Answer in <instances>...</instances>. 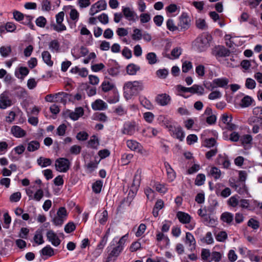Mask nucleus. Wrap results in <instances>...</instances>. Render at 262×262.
Returning <instances> with one entry per match:
<instances>
[{"instance_id": "51", "label": "nucleus", "mask_w": 262, "mask_h": 262, "mask_svg": "<svg viewBox=\"0 0 262 262\" xmlns=\"http://www.w3.org/2000/svg\"><path fill=\"white\" fill-rule=\"evenodd\" d=\"M252 102V99L249 96H245L241 102V105L243 107H248L250 106Z\"/></svg>"}, {"instance_id": "12", "label": "nucleus", "mask_w": 262, "mask_h": 262, "mask_svg": "<svg viewBox=\"0 0 262 262\" xmlns=\"http://www.w3.org/2000/svg\"><path fill=\"white\" fill-rule=\"evenodd\" d=\"M122 11L125 18L129 21H135L138 18L136 13L129 7H122Z\"/></svg>"}, {"instance_id": "19", "label": "nucleus", "mask_w": 262, "mask_h": 262, "mask_svg": "<svg viewBox=\"0 0 262 262\" xmlns=\"http://www.w3.org/2000/svg\"><path fill=\"white\" fill-rule=\"evenodd\" d=\"M156 100L159 105L165 106L169 103L170 100V97L166 94H162L158 95L156 97Z\"/></svg>"}, {"instance_id": "13", "label": "nucleus", "mask_w": 262, "mask_h": 262, "mask_svg": "<svg viewBox=\"0 0 262 262\" xmlns=\"http://www.w3.org/2000/svg\"><path fill=\"white\" fill-rule=\"evenodd\" d=\"M71 53L75 59H78L81 56H85L87 55L89 53V50L83 46H81L80 48L75 47L72 49Z\"/></svg>"}, {"instance_id": "48", "label": "nucleus", "mask_w": 262, "mask_h": 262, "mask_svg": "<svg viewBox=\"0 0 262 262\" xmlns=\"http://www.w3.org/2000/svg\"><path fill=\"white\" fill-rule=\"evenodd\" d=\"M103 183L99 180L95 182L92 186L93 191L96 193H99L101 192L102 187Z\"/></svg>"}, {"instance_id": "58", "label": "nucleus", "mask_w": 262, "mask_h": 262, "mask_svg": "<svg viewBox=\"0 0 262 262\" xmlns=\"http://www.w3.org/2000/svg\"><path fill=\"white\" fill-rule=\"evenodd\" d=\"M195 25L196 27L201 30H206L207 28L205 19L202 18H199L195 21Z\"/></svg>"}, {"instance_id": "35", "label": "nucleus", "mask_w": 262, "mask_h": 262, "mask_svg": "<svg viewBox=\"0 0 262 262\" xmlns=\"http://www.w3.org/2000/svg\"><path fill=\"white\" fill-rule=\"evenodd\" d=\"M140 69V67L135 64L131 63L126 67V72L130 75H135Z\"/></svg>"}, {"instance_id": "18", "label": "nucleus", "mask_w": 262, "mask_h": 262, "mask_svg": "<svg viewBox=\"0 0 262 262\" xmlns=\"http://www.w3.org/2000/svg\"><path fill=\"white\" fill-rule=\"evenodd\" d=\"M217 164L222 165L224 168H228L230 162L228 158L225 155H219L216 159Z\"/></svg>"}, {"instance_id": "1", "label": "nucleus", "mask_w": 262, "mask_h": 262, "mask_svg": "<svg viewBox=\"0 0 262 262\" xmlns=\"http://www.w3.org/2000/svg\"><path fill=\"white\" fill-rule=\"evenodd\" d=\"M128 237V234H126L122 236L118 241L116 240V238H114L113 239L111 243L110 247L114 246L115 243H117V246L112 248V250L107 256L106 262H114L116 259L117 257L123 251Z\"/></svg>"}, {"instance_id": "10", "label": "nucleus", "mask_w": 262, "mask_h": 262, "mask_svg": "<svg viewBox=\"0 0 262 262\" xmlns=\"http://www.w3.org/2000/svg\"><path fill=\"white\" fill-rule=\"evenodd\" d=\"M179 31L187 30L190 26V19L187 14L183 13L180 17L178 23Z\"/></svg>"}, {"instance_id": "63", "label": "nucleus", "mask_w": 262, "mask_h": 262, "mask_svg": "<svg viewBox=\"0 0 262 262\" xmlns=\"http://www.w3.org/2000/svg\"><path fill=\"white\" fill-rule=\"evenodd\" d=\"M205 181V176L204 174H199L195 180V184L198 186H201L204 184Z\"/></svg>"}, {"instance_id": "36", "label": "nucleus", "mask_w": 262, "mask_h": 262, "mask_svg": "<svg viewBox=\"0 0 262 262\" xmlns=\"http://www.w3.org/2000/svg\"><path fill=\"white\" fill-rule=\"evenodd\" d=\"M229 50L224 47H220L216 49L215 55L216 57H226L229 55Z\"/></svg>"}, {"instance_id": "5", "label": "nucleus", "mask_w": 262, "mask_h": 262, "mask_svg": "<svg viewBox=\"0 0 262 262\" xmlns=\"http://www.w3.org/2000/svg\"><path fill=\"white\" fill-rule=\"evenodd\" d=\"M71 166V162L66 158H59L55 161V169L60 172H67Z\"/></svg>"}, {"instance_id": "53", "label": "nucleus", "mask_w": 262, "mask_h": 262, "mask_svg": "<svg viewBox=\"0 0 262 262\" xmlns=\"http://www.w3.org/2000/svg\"><path fill=\"white\" fill-rule=\"evenodd\" d=\"M41 254L43 255L51 256L54 255L53 249L50 246H47L41 250Z\"/></svg>"}, {"instance_id": "40", "label": "nucleus", "mask_w": 262, "mask_h": 262, "mask_svg": "<svg viewBox=\"0 0 262 262\" xmlns=\"http://www.w3.org/2000/svg\"><path fill=\"white\" fill-rule=\"evenodd\" d=\"M99 144V142L98 138L95 135H93L89 141L88 146L92 148H97Z\"/></svg>"}, {"instance_id": "30", "label": "nucleus", "mask_w": 262, "mask_h": 262, "mask_svg": "<svg viewBox=\"0 0 262 262\" xmlns=\"http://www.w3.org/2000/svg\"><path fill=\"white\" fill-rule=\"evenodd\" d=\"M221 220L224 223L230 224L233 221V214L229 212H225L221 214Z\"/></svg>"}, {"instance_id": "20", "label": "nucleus", "mask_w": 262, "mask_h": 262, "mask_svg": "<svg viewBox=\"0 0 262 262\" xmlns=\"http://www.w3.org/2000/svg\"><path fill=\"white\" fill-rule=\"evenodd\" d=\"M11 132L16 138H22L26 135V131L17 125L13 126L11 127Z\"/></svg>"}, {"instance_id": "57", "label": "nucleus", "mask_w": 262, "mask_h": 262, "mask_svg": "<svg viewBox=\"0 0 262 262\" xmlns=\"http://www.w3.org/2000/svg\"><path fill=\"white\" fill-rule=\"evenodd\" d=\"M222 94L218 90L212 91L208 95V99L211 100L220 99L222 97Z\"/></svg>"}, {"instance_id": "47", "label": "nucleus", "mask_w": 262, "mask_h": 262, "mask_svg": "<svg viewBox=\"0 0 262 262\" xmlns=\"http://www.w3.org/2000/svg\"><path fill=\"white\" fill-rule=\"evenodd\" d=\"M11 52L10 46H2L0 48V54L3 57H7Z\"/></svg>"}, {"instance_id": "55", "label": "nucleus", "mask_w": 262, "mask_h": 262, "mask_svg": "<svg viewBox=\"0 0 262 262\" xmlns=\"http://www.w3.org/2000/svg\"><path fill=\"white\" fill-rule=\"evenodd\" d=\"M141 172L142 171L141 169H138L135 174L133 185L135 186H139L140 185Z\"/></svg>"}, {"instance_id": "61", "label": "nucleus", "mask_w": 262, "mask_h": 262, "mask_svg": "<svg viewBox=\"0 0 262 262\" xmlns=\"http://www.w3.org/2000/svg\"><path fill=\"white\" fill-rule=\"evenodd\" d=\"M140 23L142 24L149 22L151 19L150 14L147 13H142L139 16Z\"/></svg>"}, {"instance_id": "34", "label": "nucleus", "mask_w": 262, "mask_h": 262, "mask_svg": "<svg viewBox=\"0 0 262 262\" xmlns=\"http://www.w3.org/2000/svg\"><path fill=\"white\" fill-rule=\"evenodd\" d=\"M42 231V229L37 230L34 236V242L38 245H41L44 243Z\"/></svg>"}, {"instance_id": "44", "label": "nucleus", "mask_w": 262, "mask_h": 262, "mask_svg": "<svg viewBox=\"0 0 262 262\" xmlns=\"http://www.w3.org/2000/svg\"><path fill=\"white\" fill-rule=\"evenodd\" d=\"M201 241L202 242L208 245L212 244L214 243V239L211 232H207L205 236L201 239Z\"/></svg>"}, {"instance_id": "21", "label": "nucleus", "mask_w": 262, "mask_h": 262, "mask_svg": "<svg viewBox=\"0 0 262 262\" xmlns=\"http://www.w3.org/2000/svg\"><path fill=\"white\" fill-rule=\"evenodd\" d=\"M177 217L180 222L183 224L190 223L191 220V217L188 213L182 211H179L177 213Z\"/></svg>"}, {"instance_id": "49", "label": "nucleus", "mask_w": 262, "mask_h": 262, "mask_svg": "<svg viewBox=\"0 0 262 262\" xmlns=\"http://www.w3.org/2000/svg\"><path fill=\"white\" fill-rule=\"evenodd\" d=\"M247 225L253 230H257L259 227V222L253 218H251L248 221Z\"/></svg>"}, {"instance_id": "43", "label": "nucleus", "mask_w": 262, "mask_h": 262, "mask_svg": "<svg viewBox=\"0 0 262 262\" xmlns=\"http://www.w3.org/2000/svg\"><path fill=\"white\" fill-rule=\"evenodd\" d=\"M182 49L180 47H176L173 49L171 52V55L172 57L171 59L178 58L180 55L182 54ZM167 57L170 58L169 55H167Z\"/></svg>"}, {"instance_id": "24", "label": "nucleus", "mask_w": 262, "mask_h": 262, "mask_svg": "<svg viewBox=\"0 0 262 262\" xmlns=\"http://www.w3.org/2000/svg\"><path fill=\"white\" fill-rule=\"evenodd\" d=\"M115 86L114 83L108 79H104L101 85L102 91L104 92L111 91L115 88Z\"/></svg>"}, {"instance_id": "54", "label": "nucleus", "mask_w": 262, "mask_h": 262, "mask_svg": "<svg viewBox=\"0 0 262 262\" xmlns=\"http://www.w3.org/2000/svg\"><path fill=\"white\" fill-rule=\"evenodd\" d=\"M158 121L162 123L163 125H165L167 127H170V120L165 115H160L158 118Z\"/></svg>"}, {"instance_id": "6", "label": "nucleus", "mask_w": 262, "mask_h": 262, "mask_svg": "<svg viewBox=\"0 0 262 262\" xmlns=\"http://www.w3.org/2000/svg\"><path fill=\"white\" fill-rule=\"evenodd\" d=\"M232 116L231 115L224 113L221 118V123L223 125V127L229 130H234L238 128V126L234 123H232Z\"/></svg>"}, {"instance_id": "25", "label": "nucleus", "mask_w": 262, "mask_h": 262, "mask_svg": "<svg viewBox=\"0 0 262 262\" xmlns=\"http://www.w3.org/2000/svg\"><path fill=\"white\" fill-rule=\"evenodd\" d=\"M185 244L188 245L189 247L195 249L196 242L193 235L190 232H186L185 239L184 241Z\"/></svg>"}, {"instance_id": "64", "label": "nucleus", "mask_w": 262, "mask_h": 262, "mask_svg": "<svg viewBox=\"0 0 262 262\" xmlns=\"http://www.w3.org/2000/svg\"><path fill=\"white\" fill-rule=\"evenodd\" d=\"M144 120L148 123H151L152 122L155 116L151 112H145L143 114Z\"/></svg>"}, {"instance_id": "50", "label": "nucleus", "mask_w": 262, "mask_h": 262, "mask_svg": "<svg viewBox=\"0 0 262 262\" xmlns=\"http://www.w3.org/2000/svg\"><path fill=\"white\" fill-rule=\"evenodd\" d=\"M109 231L110 230L108 229L107 231L106 232L105 234L102 238L99 244L98 245L97 247L99 249L102 250L105 245H106L109 236Z\"/></svg>"}, {"instance_id": "9", "label": "nucleus", "mask_w": 262, "mask_h": 262, "mask_svg": "<svg viewBox=\"0 0 262 262\" xmlns=\"http://www.w3.org/2000/svg\"><path fill=\"white\" fill-rule=\"evenodd\" d=\"M27 195L28 196L29 200H32L36 202H39L43 196V191L41 189H38L35 193L31 187H29L26 189Z\"/></svg>"}, {"instance_id": "2", "label": "nucleus", "mask_w": 262, "mask_h": 262, "mask_svg": "<svg viewBox=\"0 0 262 262\" xmlns=\"http://www.w3.org/2000/svg\"><path fill=\"white\" fill-rule=\"evenodd\" d=\"M143 89V84L142 81H127L124 84L123 90L124 97L129 99L132 96L137 95Z\"/></svg>"}, {"instance_id": "38", "label": "nucleus", "mask_w": 262, "mask_h": 262, "mask_svg": "<svg viewBox=\"0 0 262 262\" xmlns=\"http://www.w3.org/2000/svg\"><path fill=\"white\" fill-rule=\"evenodd\" d=\"M18 72H15V76L20 79H23L26 76H27L29 72V70L26 67H21L18 69Z\"/></svg>"}, {"instance_id": "14", "label": "nucleus", "mask_w": 262, "mask_h": 262, "mask_svg": "<svg viewBox=\"0 0 262 262\" xmlns=\"http://www.w3.org/2000/svg\"><path fill=\"white\" fill-rule=\"evenodd\" d=\"M47 239L55 247H57L60 244L61 241L57 235L53 231L49 230L47 232Z\"/></svg>"}, {"instance_id": "31", "label": "nucleus", "mask_w": 262, "mask_h": 262, "mask_svg": "<svg viewBox=\"0 0 262 262\" xmlns=\"http://www.w3.org/2000/svg\"><path fill=\"white\" fill-rule=\"evenodd\" d=\"M156 241L158 243L163 241L166 245H168L170 243V240L168 236L164 234L163 232L160 231L157 232Z\"/></svg>"}, {"instance_id": "28", "label": "nucleus", "mask_w": 262, "mask_h": 262, "mask_svg": "<svg viewBox=\"0 0 262 262\" xmlns=\"http://www.w3.org/2000/svg\"><path fill=\"white\" fill-rule=\"evenodd\" d=\"M229 83V79L225 77L214 79V83H215L216 88H225Z\"/></svg>"}, {"instance_id": "4", "label": "nucleus", "mask_w": 262, "mask_h": 262, "mask_svg": "<svg viewBox=\"0 0 262 262\" xmlns=\"http://www.w3.org/2000/svg\"><path fill=\"white\" fill-rule=\"evenodd\" d=\"M64 16L63 11H61L55 16L56 24L53 23L51 24V28L57 32H61L67 30L66 26L62 23Z\"/></svg>"}, {"instance_id": "41", "label": "nucleus", "mask_w": 262, "mask_h": 262, "mask_svg": "<svg viewBox=\"0 0 262 262\" xmlns=\"http://www.w3.org/2000/svg\"><path fill=\"white\" fill-rule=\"evenodd\" d=\"M215 237L217 241L224 242L227 239L228 235L226 231H222L215 233Z\"/></svg>"}, {"instance_id": "23", "label": "nucleus", "mask_w": 262, "mask_h": 262, "mask_svg": "<svg viewBox=\"0 0 262 262\" xmlns=\"http://www.w3.org/2000/svg\"><path fill=\"white\" fill-rule=\"evenodd\" d=\"M136 132V125L135 123H128L126 124L122 130L124 134L132 135Z\"/></svg>"}, {"instance_id": "52", "label": "nucleus", "mask_w": 262, "mask_h": 262, "mask_svg": "<svg viewBox=\"0 0 262 262\" xmlns=\"http://www.w3.org/2000/svg\"><path fill=\"white\" fill-rule=\"evenodd\" d=\"M64 95L63 92H59L55 94H49L45 97V100L49 102H55V98H57V96Z\"/></svg>"}, {"instance_id": "11", "label": "nucleus", "mask_w": 262, "mask_h": 262, "mask_svg": "<svg viewBox=\"0 0 262 262\" xmlns=\"http://www.w3.org/2000/svg\"><path fill=\"white\" fill-rule=\"evenodd\" d=\"M12 104V100L9 97L8 92L5 91L0 95V108L6 109Z\"/></svg>"}, {"instance_id": "39", "label": "nucleus", "mask_w": 262, "mask_h": 262, "mask_svg": "<svg viewBox=\"0 0 262 262\" xmlns=\"http://www.w3.org/2000/svg\"><path fill=\"white\" fill-rule=\"evenodd\" d=\"M42 58L44 62L49 66H52L53 62L51 60V56L48 51L42 53Z\"/></svg>"}, {"instance_id": "62", "label": "nucleus", "mask_w": 262, "mask_h": 262, "mask_svg": "<svg viewBox=\"0 0 262 262\" xmlns=\"http://www.w3.org/2000/svg\"><path fill=\"white\" fill-rule=\"evenodd\" d=\"M169 72L168 70L166 69H159L157 71L156 75L157 76L161 79H165L167 77Z\"/></svg>"}, {"instance_id": "56", "label": "nucleus", "mask_w": 262, "mask_h": 262, "mask_svg": "<svg viewBox=\"0 0 262 262\" xmlns=\"http://www.w3.org/2000/svg\"><path fill=\"white\" fill-rule=\"evenodd\" d=\"M133 155L130 154H124L121 157V163L123 165H126L128 164L131 159L133 158Z\"/></svg>"}, {"instance_id": "8", "label": "nucleus", "mask_w": 262, "mask_h": 262, "mask_svg": "<svg viewBox=\"0 0 262 262\" xmlns=\"http://www.w3.org/2000/svg\"><path fill=\"white\" fill-rule=\"evenodd\" d=\"M106 6V3L105 1H99L92 5L90 9L89 14L91 16H93L98 12L105 10Z\"/></svg>"}, {"instance_id": "32", "label": "nucleus", "mask_w": 262, "mask_h": 262, "mask_svg": "<svg viewBox=\"0 0 262 262\" xmlns=\"http://www.w3.org/2000/svg\"><path fill=\"white\" fill-rule=\"evenodd\" d=\"M204 88L199 85L194 84L190 88V93L192 94H197L199 95H202L204 94Z\"/></svg>"}, {"instance_id": "7", "label": "nucleus", "mask_w": 262, "mask_h": 262, "mask_svg": "<svg viewBox=\"0 0 262 262\" xmlns=\"http://www.w3.org/2000/svg\"><path fill=\"white\" fill-rule=\"evenodd\" d=\"M67 212L64 207H60L57 212V214L52 220V222L55 226H61L64 221H66L67 216Z\"/></svg>"}, {"instance_id": "33", "label": "nucleus", "mask_w": 262, "mask_h": 262, "mask_svg": "<svg viewBox=\"0 0 262 262\" xmlns=\"http://www.w3.org/2000/svg\"><path fill=\"white\" fill-rule=\"evenodd\" d=\"M49 48L52 52H59L60 51L59 41L56 39L51 41L49 44Z\"/></svg>"}, {"instance_id": "60", "label": "nucleus", "mask_w": 262, "mask_h": 262, "mask_svg": "<svg viewBox=\"0 0 262 262\" xmlns=\"http://www.w3.org/2000/svg\"><path fill=\"white\" fill-rule=\"evenodd\" d=\"M256 82L255 80L251 78H247L245 83L246 87L250 90L254 89L256 87Z\"/></svg>"}, {"instance_id": "46", "label": "nucleus", "mask_w": 262, "mask_h": 262, "mask_svg": "<svg viewBox=\"0 0 262 262\" xmlns=\"http://www.w3.org/2000/svg\"><path fill=\"white\" fill-rule=\"evenodd\" d=\"M166 26L167 29L170 31H175L177 30L179 31L178 25L177 26L175 25L174 21L172 19L169 18L166 21Z\"/></svg>"}, {"instance_id": "29", "label": "nucleus", "mask_w": 262, "mask_h": 262, "mask_svg": "<svg viewBox=\"0 0 262 262\" xmlns=\"http://www.w3.org/2000/svg\"><path fill=\"white\" fill-rule=\"evenodd\" d=\"M37 163L39 166L43 168L50 166L52 163V161L49 158L40 157L37 159Z\"/></svg>"}, {"instance_id": "22", "label": "nucleus", "mask_w": 262, "mask_h": 262, "mask_svg": "<svg viewBox=\"0 0 262 262\" xmlns=\"http://www.w3.org/2000/svg\"><path fill=\"white\" fill-rule=\"evenodd\" d=\"M92 107L94 110H104L107 107V104L101 99H97L92 104Z\"/></svg>"}, {"instance_id": "37", "label": "nucleus", "mask_w": 262, "mask_h": 262, "mask_svg": "<svg viewBox=\"0 0 262 262\" xmlns=\"http://www.w3.org/2000/svg\"><path fill=\"white\" fill-rule=\"evenodd\" d=\"M39 147V142L37 141L33 140L28 143L27 150L30 152H33L37 150Z\"/></svg>"}, {"instance_id": "26", "label": "nucleus", "mask_w": 262, "mask_h": 262, "mask_svg": "<svg viewBox=\"0 0 262 262\" xmlns=\"http://www.w3.org/2000/svg\"><path fill=\"white\" fill-rule=\"evenodd\" d=\"M70 72L73 74H78L82 77H85L88 75V71L85 68L80 69L78 67H75L70 70Z\"/></svg>"}, {"instance_id": "42", "label": "nucleus", "mask_w": 262, "mask_h": 262, "mask_svg": "<svg viewBox=\"0 0 262 262\" xmlns=\"http://www.w3.org/2000/svg\"><path fill=\"white\" fill-rule=\"evenodd\" d=\"M146 58L150 64H154L158 61L157 55L154 52L148 53L146 56Z\"/></svg>"}, {"instance_id": "45", "label": "nucleus", "mask_w": 262, "mask_h": 262, "mask_svg": "<svg viewBox=\"0 0 262 262\" xmlns=\"http://www.w3.org/2000/svg\"><path fill=\"white\" fill-rule=\"evenodd\" d=\"M239 196L237 195H233L229 198L227 201L229 206L232 207H236L239 204Z\"/></svg>"}, {"instance_id": "27", "label": "nucleus", "mask_w": 262, "mask_h": 262, "mask_svg": "<svg viewBox=\"0 0 262 262\" xmlns=\"http://www.w3.org/2000/svg\"><path fill=\"white\" fill-rule=\"evenodd\" d=\"M221 174V170L215 166L211 167L208 171V175L212 177L215 180L219 179Z\"/></svg>"}, {"instance_id": "16", "label": "nucleus", "mask_w": 262, "mask_h": 262, "mask_svg": "<svg viewBox=\"0 0 262 262\" xmlns=\"http://www.w3.org/2000/svg\"><path fill=\"white\" fill-rule=\"evenodd\" d=\"M126 145L128 148L133 151L141 153L142 146L140 143L134 140H128L126 141Z\"/></svg>"}, {"instance_id": "15", "label": "nucleus", "mask_w": 262, "mask_h": 262, "mask_svg": "<svg viewBox=\"0 0 262 262\" xmlns=\"http://www.w3.org/2000/svg\"><path fill=\"white\" fill-rule=\"evenodd\" d=\"M84 114V110L82 107H76L74 111H69L68 112V116L73 121L77 120Z\"/></svg>"}, {"instance_id": "3", "label": "nucleus", "mask_w": 262, "mask_h": 262, "mask_svg": "<svg viewBox=\"0 0 262 262\" xmlns=\"http://www.w3.org/2000/svg\"><path fill=\"white\" fill-rule=\"evenodd\" d=\"M212 36L208 33H203L194 41V47L199 52L206 51L210 46Z\"/></svg>"}, {"instance_id": "17", "label": "nucleus", "mask_w": 262, "mask_h": 262, "mask_svg": "<svg viewBox=\"0 0 262 262\" xmlns=\"http://www.w3.org/2000/svg\"><path fill=\"white\" fill-rule=\"evenodd\" d=\"M159 133V130L157 128L148 126L142 131V134L144 137L151 138L152 137L156 136Z\"/></svg>"}, {"instance_id": "59", "label": "nucleus", "mask_w": 262, "mask_h": 262, "mask_svg": "<svg viewBox=\"0 0 262 262\" xmlns=\"http://www.w3.org/2000/svg\"><path fill=\"white\" fill-rule=\"evenodd\" d=\"M241 142L243 145L250 144L252 141V137L250 135H244L241 138Z\"/></svg>"}]
</instances>
